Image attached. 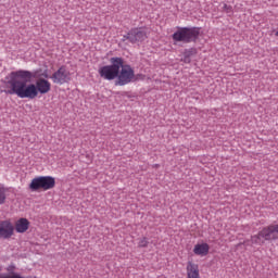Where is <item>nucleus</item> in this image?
I'll list each match as a JSON object with an SVG mask.
<instances>
[{"instance_id":"1","label":"nucleus","mask_w":278,"mask_h":278,"mask_svg":"<svg viewBox=\"0 0 278 278\" xmlns=\"http://www.w3.org/2000/svg\"><path fill=\"white\" fill-rule=\"evenodd\" d=\"M34 78L29 71L20 70L11 72L7 77L10 90L8 94H16L20 99H36L39 94H47L51 91V83L45 78H39L36 84H28Z\"/></svg>"},{"instance_id":"2","label":"nucleus","mask_w":278,"mask_h":278,"mask_svg":"<svg viewBox=\"0 0 278 278\" xmlns=\"http://www.w3.org/2000/svg\"><path fill=\"white\" fill-rule=\"evenodd\" d=\"M123 58H111V65H104L100 67L99 75L106 81L117 79L118 73H121V66H123Z\"/></svg>"},{"instance_id":"3","label":"nucleus","mask_w":278,"mask_h":278,"mask_svg":"<svg viewBox=\"0 0 278 278\" xmlns=\"http://www.w3.org/2000/svg\"><path fill=\"white\" fill-rule=\"evenodd\" d=\"M200 30L197 27H181L172 35V38L174 42H184L185 45H188L190 42H197Z\"/></svg>"},{"instance_id":"4","label":"nucleus","mask_w":278,"mask_h":278,"mask_svg":"<svg viewBox=\"0 0 278 278\" xmlns=\"http://www.w3.org/2000/svg\"><path fill=\"white\" fill-rule=\"evenodd\" d=\"M30 190H52L55 188V178L52 176H39L31 180L29 185Z\"/></svg>"},{"instance_id":"5","label":"nucleus","mask_w":278,"mask_h":278,"mask_svg":"<svg viewBox=\"0 0 278 278\" xmlns=\"http://www.w3.org/2000/svg\"><path fill=\"white\" fill-rule=\"evenodd\" d=\"M119 72L117 74V79L115 81V86H127V84H131L136 74L131 65H124L119 67Z\"/></svg>"},{"instance_id":"6","label":"nucleus","mask_w":278,"mask_h":278,"mask_svg":"<svg viewBox=\"0 0 278 278\" xmlns=\"http://www.w3.org/2000/svg\"><path fill=\"white\" fill-rule=\"evenodd\" d=\"M124 40H129L132 45L147 40V30L144 28H132L127 35H124Z\"/></svg>"},{"instance_id":"7","label":"nucleus","mask_w":278,"mask_h":278,"mask_svg":"<svg viewBox=\"0 0 278 278\" xmlns=\"http://www.w3.org/2000/svg\"><path fill=\"white\" fill-rule=\"evenodd\" d=\"M53 84H68L71 81V72L66 70V66H61L56 72L51 76Z\"/></svg>"},{"instance_id":"8","label":"nucleus","mask_w":278,"mask_h":278,"mask_svg":"<svg viewBox=\"0 0 278 278\" xmlns=\"http://www.w3.org/2000/svg\"><path fill=\"white\" fill-rule=\"evenodd\" d=\"M11 236H14V225L10 220L0 222V239L9 240Z\"/></svg>"},{"instance_id":"9","label":"nucleus","mask_w":278,"mask_h":278,"mask_svg":"<svg viewBox=\"0 0 278 278\" xmlns=\"http://www.w3.org/2000/svg\"><path fill=\"white\" fill-rule=\"evenodd\" d=\"M260 236L265 240H278V225H270L260 231Z\"/></svg>"},{"instance_id":"10","label":"nucleus","mask_w":278,"mask_h":278,"mask_svg":"<svg viewBox=\"0 0 278 278\" xmlns=\"http://www.w3.org/2000/svg\"><path fill=\"white\" fill-rule=\"evenodd\" d=\"M187 277L188 278H201L199 274V265L189 262L187 265Z\"/></svg>"},{"instance_id":"11","label":"nucleus","mask_w":278,"mask_h":278,"mask_svg":"<svg viewBox=\"0 0 278 278\" xmlns=\"http://www.w3.org/2000/svg\"><path fill=\"white\" fill-rule=\"evenodd\" d=\"M29 229V220L27 218H20L15 224V231L17 233H25Z\"/></svg>"},{"instance_id":"12","label":"nucleus","mask_w":278,"mask_h":278,"mask_svg":"<svg viewBox=\"0 0 278 278\" xmlns=\"http://www.w3.org/2000/svg\"><path fill=\"white\" fill-rule=\"evenodd\" d=\"M193 253L203 257L210 253V245L207 243L195 244Z\"/></svg>"},{"instance_id":"13","label":"nucleus","mask_w":278,"mask_h":278,"mask_svg":"<svg viewBox=\"0 0 278 278\" xmlns=\"http://www.w3.org/2000/svg\"><path fill=\"white\" fill-rule=\"evenodd\" d=\"M264 241H265V239L262 238V236L260 235V232L251 238L252 244L262 245V244H264Z\"/></svg>"},{"instance_id":"14","label":"nucleus","mask_w":278,"mask_h":278,"mask_svg":"<svg viewBox=\"0 0 278 278\" xmlns=\"http://www.w3.org/2000/svg\"><path fill=\"white\" fill-rule=\"evenodd\" d=\"M5 199H8V197L5 195V188L0 186V205H3V203H5Z\"/></svg>"},{"instance_id":"15","label":"nucleus","mask_w":278,"mask_h":278,"mask_svg":"<svg viewBox=\"0 0 278 278\" xmlns=\"http://www.w3.org/2000/svg\"><path fill=\"white\" fill-rule=\"evenodd\" d=\"M223 10L226 12V14H233V8L231 5L224 3Z\"/></svg>"},{"instance_id":"16","label":"nucleus","mask_w":278,"mask_h":278,"mask_svg":"<svg viewBox=\"0 0 278 278\" xmlns=\"http://www.w3.org/2000/svg\"><path fill=\"white\" fill-rule=\"evenodd\" d=\"M148 244H149V241L147 240V238H141V239L139 240V243H138V245H139L140 248L148 247Z\"/></svg>"},{"instance_id":"17","label":"nucleus","mask_w":278,"mask_h":278,"mask_svg":"<svg viewBox=\"0 0 278 278\" xmlns=\"http://www.w3.org/2000/svg\"><path fill=\"white\" fill-rule=\"evenodd\" d=\"M184 62H186V64H190V56H185Z\"/></svg>"},{"instance_id":"18","label":"nucleus","mask_w":278,"mask_h":278,"mask_svg":"<svg viewBox=\"0 0 278 278\" xmlns=\"http://www.w3.org/2000/svg\"><path fill=\"white\" fill-rule=\"evenodd\" d=\"M276 36H278V30L276 31Z\"/></svg>"},{"instance_id":"19","label":"nucleus","mask_w":278,"mask_h":278,"mask_svg":"<svg viewBox=\"0 0 278 278\" xmlns=\"http://www.w3.org/2000/svg\"><path fill=\"white\" fill-rule=\"evenodd\" d=\"M2 270V267H1V265H0V271Z\"/></svg>"}]
</instances>
